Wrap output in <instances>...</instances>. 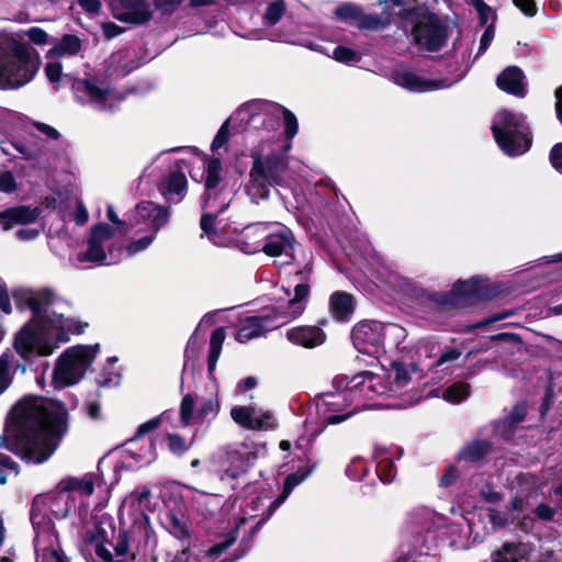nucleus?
<instances>
[{
	"label": "nucleus",
	"mask_w": 562,
	"mask_h": 562,
	"mask_svg": "<svg viewBox=\"0 0 562 562\" xmlns=\"http://www.w3.org/2000/svg\"><path fill=\"white\" fill-rule=\"evenodd\" d=\"M417 373L418 370L414 363L394 362L389 373V378L393 379L392 383L386 384L384 382V378L380 375L382 383L387 386V391L384 394L389 392H396L405 387L408 382L413 380V376L417 375ZM376 375L379 376V374Z\"/></svg>",
	"instance_id": "nucleus-26"
},
{
	"label": "nucleus",
	"mask_w": 562,
	"mask_h": 562,
	"mask_svg": "<svg viewBox=\"0 0 562 562\" xmlns=\"http://www.w3.org/2000/svg\"><path fill=\"white\" fill-rule=\"evenodd\" d=\"M286 164L281 157L267 156L262 158L258 154L254 156L249 182L246 186V192L251 202L259 203L268 199L272 186L286 184Z\"/></svg>",
	"instance_id": "nucleus-9"
},
{
	"label": "nucleus",
	"mask_w": 562,
	"mask_h": 562,
	"mask_svg": "<svg viewBox=\"0 0 562 562\" xmlns=\"http://www.w3.org/2000/svg\"><path fill=\"white\" fill-rule=\"evenodd\" d=\"M470 394V386L467 383L458 382L449 387H447L443 392V398L450 403L457 404L465 400Z\"/></svg>",
	"instance_id": "nucleus-45"
},
{
	"label": "nucleus",
	"mask_w": 562,
	"mask_h": 562,
	"mask_svg": "<svg viewBox=\"0 0 562 562\" xmlns=\"http://www.w3.org/2000/svg\"><path fill=\"white\" fill-rule=\"evenodd\" d=\"M187 178L182 171H171L160 184V191L165 198L178 203L180 202L187 191Z\"/></svg>",
	"instance_id": "nucleus-29"
},
{
	"label": "nucleus",
	"mask_w": 562,
	"mask_h": 562,
	"mask_svg": "<svg viewBox=\"0 0 562 562\" xmlns=\"http://www.w3.org/2000/svg\"><path fill=\"white\" fill-rule=\"evenodd\" d=\"M314 467H311L306 471H297L295 473H291L285 477L284 485H283V492L282 494L271 503L270 505V512L272 513L276 510L291 494L292 490L301 484L313 471Z\"/></svg>",
	"instance_id": "nucleus-33"
},
{
	"label": "nucleus",
	"mask_w": 562,
	"mask_h": 562,
	"mask_svg": "<svg viewBox=\"0 0 562 562\" xmlns=\"http://www.w3.org/2000/svg\"><path fill=\"white\" fill-rule=\"evenodd\" d=\"M81 48V42L77 36L66 35L61 41L48 50L47 57L72 56Z\"/></svg>",
	"instance_id": "nucleus-36"
},
{
	"label": "nucleus",
	"mask_w": 562,
	"mask_h": 562,
	"mask_svg": "<svg viewBox=\"0 0 562 562\" xmlns=\"http://www.w3.org/2000/svg\"><path fill=\"white\" fill-rule=\"evenodd\" d=\"M283 290L288 300L280 297L276 306L265 308L271 314V319L277 324V328L300 317L304 313L310 297V285L303 277L300 282L294 284L293 295H291L290 290Z\"/></svg>",
	"instance_id": "nucleus-16"
},
{
	"label": "nucleus",
	"mask_w": 562,
	"mask_h": 562,
	"mask_svg": "<svg viewBox=\"0 0 562 562\" xmlns=\"http://www.w3.org/2000/svg\"><path fill=\"white\" fill-rule=\"evenodd\" d=\"M492 131L499 148L508 156L522 155L530 147L531 138L521 114L499 112L493 121Z\"/></svg>",
	"instance_id": "nucleus-10"
},
{
	"label": "nucleus",
	"mask_w": 562,
	"mask_h": 562,
	"mask_svg": "<svg viewBox=\"0 0 562 562\" xmlns=\"http://www.w3.org/2000/svg\"><path fill=\"white\" fill-rule=\"evenodd\" d=\"M215 226V217L211 214H204L201 218V228L203 234L207 236V238L217 246H225L226 240L216 232Z\"/></svg>",
	"instance_id": "nucleus-43"
},
{
	"label": "nucleus",
	"mask_w": 562,
	"mask_h": 562,
	"mask_svg": "<svg viewBox=\"0 0 562 562\" xmlns=\"http://www.w3.org/2000/svg\"><path fill=\"white\" fill-rule=\"evenodd\" d=\"M40 65V55L32 46L0 33V90H18L29 85Z\"/></svg>",
	"instance_id": "nucleus-4"
},
{
	"label": "nucleus",
	"mask_w": 562,
	"mask_h": 562,
	"mask_svg": "<svg viewBox=\"0 0 562 562\" xmlns=\"http://www.w3.org/2000/svg\"><path fill=\"white\" fill-rule=\"evenodd\" d=\"M231 416L236 424L252 430H268L274 427V418L261 408L249 406H236L231 411Z\"/></svg>",
	"instance_id": "nucleus-23"
},
{
	"label": "nucleus",
	"mask_w": 562,
	"mask_h": 562,
	"mask_svg": "<svg viewBox=\"0 0 562 562\" xmlns=\"http://www.w3.org/2000/svg\"><path fill=\"white\" fill-rule=\"evenodd\" d=\"M517 480L519 484V493L513 498V501L508 505V510L513 513H521L526 507L527 498L531 496L533 493H536L533 476L528 474H521L517 476Z\"/></svg>",
	"instance_id": "nucleus-31"
},
{
	"label": "nucleus",
	"mask_w": 562,
	"mask_h": 562,
	"mask_svg": "<svg viewBox=\"0 0 562 562\" xmlns=\"http://www.w3.org/2000/svg\"><path fill=\"white\" fill-rule=\"evenodd\" d=\"M550 162L552 167L562 175V143L554 145L551 149Z\"/></svg>",
	"instance_id": "nucleus-59"
},
{
	"label": "nucleus",
	"mask_w": 562,
	"mask_h": 562,
	"mask_svg": "<svg viewBox=\"0 0 562 562\" xmlns=\"http://www.w3.org/2000/svg\"><path fill=\"white\" fill-rule=\"evenodd\" d=\"M16 361L13 353L7 352L0 357V395L10 386Z\"/></svg>",
	"instance_id": "nucleus-37"
},
{
	"label": "nucleus",
	"mask_w": 562,
	"mask_h": 562,
	"mask_svg": "<svg viewBox=\"0 0 562 562\" xmlns=\"http://www.w3.org/2000/svg\"><path fill=\"white\" fill-rule=\"evenodd\" d=\"M412 35L416 44L429 52H436L447 40L446 27L430 13H423L414 20Z\"/></svg>",
	"instance_id": "nucleus-17"
},
{
	"label": "nucleus",
	"mask_w": 562,
	"mask_h": 562,
	"mask_svg": "<svg viewBox=\"0 0 562 562\" xmlns=\"http://www.w3.org/2000/svg\"><path fill=\"white\" fill-rule=\"evenodd\" d=\"M329 310L333 317L339 322L349 319L353 312L352 296L346 292H335L329 299Z\"/></svg>",
	"instance_id": "nucleus-30"
},
{
	"label": "nucleus",
	"mask_w": 562,
	"mask_h": 562,
	"mask_svg": "<svg viewBox=\"0 0 562 562\" xmlns=\"http://www.w3.org/2000/svg\"><path fill=\"white\" fill-rule=\"evenodd\" d=\"M113 229L108 224L92 228L88 240V249L78 252L70 261L77 268H89L94 265H112L120 259L113 248Z\"/></svg>",
	"instance_id": "nucleus-13"
},
{
	"label": "nucleus",
	"mask_w": 562,
	"mask_h": 562,
	"mask_svg": "<svg viewBox=\"0 0 562 562\" xmlns=\"http://www.w3.org/2000/svg\"><path fill=\"white\" fill-rule=\"evenodd\" d=\"M44 71L50 83H58L64 77L63 66L59 61H48Z\"/></svg>",
	"instance_id": "nucleus-53"
},
{
	"label": "nucleus",
	"mask_w": 562,
	"mask_h": 562,
	"mask_svg": "<svg viewBox=\"0 0 562 562\" xmlns=\"http://www.w3.org/2000/svg\"><path fill=\"white\" fill-rule=\"evenodd\" d=\"M4 470H9L15 475L19 473L18 464L7 454L0 452V484L7 482V477L3 474Z\"/></svg>",
	"instance_id": "nucleus-55"
},
{
	"label": "nucleus",
	"mask_w": 562,
	"mask_h": 562,
	"mask_svg": "<svg viewBox=\"0 0 562 562\" xmlns=\"http://www.w3.org/2000/svg\"><path fill=\"white\" fill-rule=\"evenodd\" d=\"M492 562H527V549L520 543H504L492 554Z\"/></svg>",
	"instance_id": "nucleus-32"
},
{
	"label": "nucleus",
	"mask_w": 562,
	"mask_h": 562,
	"mask_svg": "<svg viewBox=\"0 0 562 562\" xmlns=\"http://www.w3.org/2000/svg\"><path fill=\"white\" fill-rule=\"evenodd\" d=\"M265 111L270 112L272 115L283 117L284 133L286 137L292 138L297 133V120L295 115L283 106L272 103H265Z\"/></svg>",
	"instance_id": "nucleus-34"
},
{
	"label": "nucleus",
	"mask_w": 562,
	"mask_h": 562,
	"mask_svg": "<svg viewBox=\"0 0 562 562\" xmlns=\"http://www.w3.org/2000/svg\"><path fill=\"white\" fill-rule=\"evenodd\" d=\"M513 2L528 16H533L537 13V7L533 0H513Z\"/></svg>",
	"instance_id": "nucleus-62"
},
{
	"label": "nucleus",
	"mask_w": 562,
	"mask_h": 562,
	"mask_svg": "<svg viewBox=\"0 0 562 562\" xmlns=\"http://www.w3.org/2000/svg\"><path fill=\"white\" fill-rule=\"evenodd\" d=\"M225 340V330L223 327L216 328L210 339V351L207 358L209 373L212 374L216 368L217 360L221 356L223 342Z\"/></svg>",
	"instance_id": "nucleus-38"
},
{
	"label": "nucleus",
	"mask_w": 562,
	"mask_h": 562,
	"mask_svg": "<svg viewBox=\"0 0 562 562\" xmlns=\"http://www.w3.org/2000/svg\"><path fill=\"white\" fill-rule=\"evenodd\" d=\"M111 7L115 19L130 24H143L153 16L148 0H114Z\"/></svg>",
	"instance_id": "nucleus-22"
},
{
	"label": "nucleus",
	"mask_w": 562,
	"mask_h": 562,
	"mask_svg": "<svg viewBox=\"0 0 562 562\" xmlns=\"http://www.w3.org/2000/svg\"><path fill=\"white\" fill-rule=\"evenodd\" d=\"M40 215L37 207L15 206L0 212V224L4 229L11 228L13 225H24L36 221Z\"/></svg>",
	"instance_id": "nucleus-27"
},
{
	"label": "nucleus",
	"mask_w": 562,
	"mask_h": 562,
	"mask_svg": "<svg viewBox=\"0 0 562 562\" xmlns=\"http://www.w3.org/2000/svg\"><path fill=\"white\" fill-rule=\"evenodd\" d=\"M13 299L19 308H29L33 318L15 335L14 348L24 359L49 356L60 344L68 341L69 334L82 331L78 322L50 312L58 296L50 289H18Z\"/></svg>",
	"instance_id": "nucleus-2"
},
{
	"label": "nucleus",
	"mask_w": 562,
	"mask_h": 562,
	"mask_svg": "<svg viewBox=\"0 0 562 562\" xmlns=\"http://www.w3.org/2000/svg\"><path fill=\"white\" fill-rule=\"evenodd\" d=\"M67 420L63 403L38 396L24 397L10 412L4 437L7 447L27 463H44L66 435Z\"/></svg>",
	"instance_id": "nucleus-1"
},
{
	"label": "nucleus",
	"mask_w": 562,
	"mask_h": 562,
	"mask_svg": "<svg viewBox=\"0 0 562 562\" xmlns=\"http://www.w3.org/2000/svg\"><path fill=\"white\" fill-rule=\"evenodd\" d=\"M95 475L87 473L81 477L67 476L56 486V491L44 497V505L56 518H64L81 512L94 491Z\"/></svg>",
	"instance_id": "nucleus-6"
},
{
	"label": "nucleus",
	"mask_w": 562,
	"mask_h": 562,
	"mask_svg": "<svg viewBox=\"0 0 562 562\" xmlns=\"http://www.w3.org/2000/svg\"><path fill=\"white\" fill-rule=\"evenodd\" d=\"M526 416V406L522 404L516 405L510 415L508 416V420L510 424H517L525 419Z\"/></svg>",
	"instance_id": "nucleus-63"
},
{
	"label": "nucleus",
	"mask_w": 562,
	"mask_h": 562,
	"mask_svg": "<svg viewBox=\"0 0 562 562\" xmlns=\"http://www.w3.org/2000/svg\"><path fill=\"white\" fill-rule=\"evenodd\" d=\"M246 522V518L239 520V525L226 533L221 541L215 543L206 553L211 560L217 559L225 550H227L237 539L239 526Z\"/></svg>",
	"instance_id": "nucleus-39"
},
{
	"label": "nucleus",
	"mask_w": 562,
	"mask_h": 562,
	"mask_svg": "<svg viewBox=\"0 0 562 562\" xmlns=\"http://www.w3.org/2000/svg\"><path fill=\"white\" fill-rule=\"evenodd\" d=\"M194 409V400L192 395L187 394L183 396L180 404V419L182 425L188 426L192 420L195 422V416L193 415Z\"/></svg>",
	"instance_id": "nucleus-50"
},
{
	"label": "nucleus",
	"mask_w": 562,
	"mask_h": 562,
	"mask_svg": "<svg viewBox=\"0 0 562 562\" xmlns=\"http://www.w3.org/2000/svg\"><path fill=\"white\" fill-rule=\"evenodd\" d=\"M470 2L480 14L481 23H487L488 18L492 14L491 8L483 0H470Z\"/></svg>",
	"instance_id": "nucleus-60"
},
{
	"label": "nucleus",
	"mask_w": 562,
	"mask_h": 562,
	"mask_svg": "<svg viewBox=\"0 0 562 562\" xmlns=\"http://www.w3.org/2000/svg\"><path fill=\"white\" fill-rule=\"evenodd\" d=\"M480 495L486 503L496 504L501 501V495L497 492L492 491L490 486L482 487L480 490Z\"/></svg>",
	"instance_id": "nucleus-64"
},
{
	"label": "nucleus",
	"mask_w": 562,
	"mask_h": 562,
	"mask_svg": "<svg viewBox=\"0 0 562 562\" xmlns=\"http://www.w3.org/2000/svg\"><path fill=\"white\" fill-rule=\"evenodd\" d=\"M222 164L220 159L213 158L209 159L206 162V178H205V188L206 190L214 189L221 182L222 176Z\"/></svg>",
	"instance_id": "nucleus-44"
},
{
	"label": "nucleus",
	"mask_w": 562,
	"mask_h": 562,
	"mask_svg": "<svg viewBox=\"0 0 562 562\" xmlns=\"http://www.w3.org/2000/svg\"><path fill=\"white\" fill-rule=\"evenodd\" d=\"M160 422L161 417H156L142 424L128 442L126 451L139 465H148L157 458L154 440L145 438L144 435L158 428Z\"/></svg>",
	"instance_id": "nucleus-19"
},
{
	"label": "nucleus",
	"mask_w": 562,
	"mask_h": 562,
	"mask_svg": "<svg viewBox=\"0 0 562 562\" xmlns=\"http://www.w3.org/2000/svg\"><path fill=\"white\" fill-rule=\"evenodd\" d=\"M391 21V15L386 13L383 16H380L378 14L364 15L361 13L358 27L367 30H380L390 24Z\"/></svg>",
	"instance_id": "nucleus-46"
},
{
	"label": "nucleus",
	"mask_w": 562,
	"mask_h": 562,
	"mask_svg": "<svg viewBox=\"0 0 562 562\" xmlns=\"http://www.w3.org/2000/svg\"><path fill=\"white\" fill-rule=\"evenodd\" d=\"M168 218L169 214L165 207L146 201L137 204L131 224L138 227V231L157 234Z\"/></svg>",
	"instance_id": "nucleus-20"
},
{
	"label": "nucleus",
	"mask_w": 562,
	"mask_h": 562,
	"mask_svg": "<svg viewBox=\"0 0 562 562\" xmlns=\"http://www.w3.org/2000/svg\"><path fill=\"white\" fill-rule=\"evenodd\" d=\"M286 12L284 0H273L267 4L262 15V21L268 26L276 25Z\"/></svg>",
	"instance_id": "nucleus-40"
},
{
	"label": "nucleus",
	"mask_w": 562,
	"mask_h": 562,
	"mask_svg": "<svg viewBox=\"0 0 562 562\" xmlns=\"http://www.w3.org/2000/svg\"><path fill=\"white\" fill-rule=\"evenodd\" d=\"M286 339L304 348H315L324 344L325 333L317 326H297L290 328L285 334Z\"/></svg>",
	"instance_id": "nucleus-25"
},
{
	"label": "nucleus",
	"mask_w": 562,
	"mask_h": 562,
	"mask_svg": "<svg viewBox=\"0 0 562 562\" xmlns=\"http://www.w3.org/2000/svg\"><path fill=\"white\" fill-rule=\"evenodd\" d=\"M33 126L47 139L55 140L59 137V132L48 124L42 122H33Z\"/></svg>",
	"instance_id": "nucleus-58"
},
{
	"label": "nucleus",
	"mask_w": 562,
	"mask_h": 562,
	"mask_svg": "<svg viewBox=\"0 0 562 562\" xmlns=\"http://www.w3.org/2000/svg\"><path fill=\"white\" fill-rule=\"evenodd\" d=\"M71 89L77 102L97 111H113L123 100L105 80L94 76L74 79Z\"/></svg>",
	"instance_id": "nucleus-11"
},
{
	"label": "nucleus",
	"mask_w": 562,
	"mask_h": 562,
	"mask_svg": "<svg viewBox=\"0 0 562 562\" xmlns=\"http://www.w3.org/2000/svg\"><path fill=\"white\" fill-rule=\"evenodd\" d=\"M522 71L515 66L507 67L497 77V87L508 93L524 97L526 93Z\"/></svg>",
	"instance_id": "nucleus-28"
},
{
	"label": "nucleus",
	"mask_w": 562,
	"mask_h": 562,
	"mask_svg": "<svg viewBox=\"0 0 562 562\" xmlns=\"http://www.w3.org/2000/svg\"><path fill=\"white\" fill-rule=\"evenodd\" d=\"M259 452V446L252 441L228 445L218 462L221 480H236L244 475L255 464Z\"/></svg>",
	"instance_id": "nucleus-15"
},
{
	"label": "nucleus",
	"mask_w": 562,
	"mask_h": 562,
	"mask_svg": "<svg viewBox=\"0 0 562 562\" xmlns=\"http://www.w3.org/2000/svg\"><path fill=\"white\" fill-rule=\"evenodd\" d=\"M156 235L157 234L148 233L144 237L130 243L126 246L125 251L127 252L128 256H133L137 252L145 250L154 241Z\"/></svg>",
	"instance_id": "nucleus-52"
},
{
	"label": "nucleus",
	"mask_w": 562,
	"mask_h": 562,
	"mask_svg": "<svg viewBox=\"0 0 562 562\" xmlns=\"http://www.w3.org/2000/svg\"><path fill=\"white\" fill-rule=\"evenodd\" d=\"M276 325L271 319L269 311L263 310L259 315L247 317L241 322L236 339L241 344H246L254 338L265 335L267 331L277 329Z\"/></svg>",
	"instance_id": "nucleus-24"
},
{
	"label": "nucleus",
	"mask_w": 562,
	"mask_h": 562,
	"mask_svg": "<svg viewBox=\"0 0 562 562\" xmlns=\"http://www.w3.org/2000/svg\"><path fill=\"white\" fill-rule=\"evenodd\" d=\"M461 353L456 349H451L442 353L441 357L437 360L436 364L434 366L435 371H449L451 369L450 364L457 359H459Z\"/></svg>",
	"instance_id": "nucleus-51"
},
{
	"label": "nucleus",
	"mask_w": 562,
	"mask_h": 562,
	"mask_svg": "<svg viewBox=\"0 0 562 562\" xmlns=\"http://www.w3.org/2000/svg\"><path fill=\"white\" fill-rule=\"evenodd\" d=\"M98 352L99 345H78L67 348L55 362L52 375L53 386L60 390L79 383Z\"/></svg>",
	"instance_id": "nucleus-8"
},
{
	"label": "nucleus",
	"mask_w": 562,
	"mask_h": 562,
	"mask_svg": "<svg viewBox=\"0 0 562 562\" xmlns=\"http://www.w3.org/2000/svg\"><path fill=\"white\" fill-rule=\"evenodd\" d=\"M361 9L355 4L345 3L339 5L335 10V15L345 22L356 23L359 25V20L361 18Z\"/></svg>",
	"instance_id": "nucleus-48"
},
{
	"label": "nucleus",
	"mask_w": 562,
	"mask_h": 562,
	"mask_svg": "<svg viewBox=\"0 0 562 562\" xmlns=\"http://www.w3.org/2000/svg\"><path fill=\"white\" fill-rule=\"evenodd\" d=\"M168 447L172 453L182 454L189 449L190 443L179 435L170 434L168 435Z\"/></svg>",
	"instance_id": "nucleus-54"
},
{
	"label": "nucleus",
	"mask_w": 562,
	"mask_h": 562,
	"mask_svg": "<svg viewBox=\"0 0 562 562\" xmlns=\"http://www.w3.org/2000/svg\"><path fill=\"white\" fill-rule=\"evenodd\" d=\"M243 250L256 254L262 250L270 257L284 256L293 260L294 237L292 232L278 223H257L247 226L243 232Z\"/></svg>",
	"instance_id": "nucleus-5"
},
{
	"label": "nucleus",
	"mask_w": 562,
	"mask_h": 562,
	"mask_svg": "<svg viewBox=\"0 0 562 562\" xmlns=\"http://www.w3.org/2000/svg\"><path fill=\"white\" fill-rule=\"evenodd\" d=\"M16 182L15 178L10 171L0 172V191L11 193L15 190Z\"/></svg>",
	"instance_id": "nucleus-57"
},
{
	"label": "nucleus",
	"mask_w": 562,
	"mask_h": 562,
	"mask_svg": "<svg viewBox=\"0 0 562 562\" xmlns=\"http://www.w3.org/2000/svg\"><path fill=\"white\" fill-rule=\"evenodd\" d=\"M391 80L395 85L411 92H428L448 88L450 86L446 79H428L406 68L393 70L391 74Z\"/></svg>",
	"instance_id": "nucleus-21"
},
{
	"label": "nucleus",
	"mask_w": 562,
	"mask_h": 562,
	"mask_svg": "<svg viewBox=\"0 0 562 562\" xmlns=\"http://www.w3.org/2000/svg\"><path fill=\"white\" fill-rule=\"evenodd\" d=\"M376 457L379 458L376 464V472L383 483H390L395 477V469L393 461L386 456L384 450H378Z\"/></svg>",
	"instance_id": "nucleus-41"
},
{
	"label": "nucleus",
	"mask_w": 562,
	"mask_h": 562,
	"mask_svg": "<svg viewBox=\"0 0 562 562\" xmlns=\"http://www.w3.org/2000/svg\"><path fill=\"white\" fill-rule=\"evenodd\" d=\"M490 295L491 291L487 289L486 280L481 277H474L465 281H457L451 291L445 294V299L440 303L462 307L474 304Z\"/></svg>",
	"instance_id": "nucleus-18"
},
{
	"label": "nucleus",
	"mask_w": 562,
	"mask_h": 562,
	"mask_svg": "<svg viewBox=\"0 0 562 562\" xmlns=\"http://www.w3.org/2000/svg\"><path fill=\"white\" fill-rule=\"evenodd\" d=\"M40 499H35L31 520L35 530L36 562H69L59 548L53 522L38 512Z\"/></svg>",
	"instance_id": "nucleus-14"
},
{
	"label": "nucleus",
	"mask_w": 562,
	"mask_h": 562,
	"mask_svg": "<svg viewBox=\"0 0 562 562\" xmlns=\"http://www.w3.org/2000/svg\"><path fill=\"white\" fill-rule=\"evenodd\" d=\"M164 525L167 530L179 539L187 538L189 536V526L186 517L175 512H167L164 517Z\"/></svg>",
	"instance_id": "nucleus-35"
},
{
	"label": "nucleus",
	"mask_w": 562,
	"mask_h": 562,
	"mask_svg": "<svg viewBox=\"0 0 562 562\" xmlns=\"http://www.w3.org/2000/svg\"><path fill=\"white\" fill-rule=\"evenodd\" d=\"M220 411V403L216 397L204 398L200 403L199 411L195 415L196 423H205L213 420Z\"/></svg>",
	"instance_id": "nucleus-42"
},
{
	"label": "nucleus",
	"mask_w": 562,
	"mask_h": 562,
	"mask_svg": "<svg viewBox=\"0 0 562 562\" xmlns=\"http://www.w3.org/2000/svg\"><path fill=\"white\" fill-rule=\"evenodd\" d=\"M331 57L344 64H355L360 60V54L346 46H337L334 49Z\"/></svg>",
	"instance_id": "nucleus-49"
},
{
	"label": "nucleus",
	"mask_w": 562,
	"mask_h": 562,
	"mask_svg": "<svg viewBox=\"0 0 562 562\" xmlns=\"http://www.w3.org/2000/svg\"><path fill=\"white\" fill-rule=\"evenodd\" d=\"M386 336L404 339L406 330L397 324L383 325L379 322L364 321L358 323L351 331V339L356 349L372 357H379Z\"/></svg>",
	"instance_id": "nucleus-12"
},
{
	"label": "nucleus",
	"mask_w": 562,
	"mask_h": 562,
	"mask_svg": "<svg viewBox=\"0 0 562 562\" xmlns=\"http://www.w3.org/2000/svg\"><path fill=\"white\" fill-rule=\"evenodd\" d=\"M88 540L103 562H130L134 559L127 533L116 531L110 516L102 514L95 518L93 527L88 530Z\"/></svg>",
	"instance_id": "nucleus-7"
},
{
	"label": "nucleus",
	"mask_w": 562,
	"mask_h": 562,
	"mask_svg": "<svg viewBox=\"0 0 562 562\" xmlns=\"http://www.w3.org/2000/svg\"><path fill=\"white\" fill-rule=\"evenodd\" d=\"M26 35L31 42L37 45L46 44L48 40L47 33L40 27H31Z\"/></svg>",
	"instance_id": "nucleus-61"
},
{
	"label": "nucleus",
	"mask_w": 562,
	"mask_h": 562,
	"mask_svg": "<svg viewBox=\"0 0 562 562\" xmlns=\"http://www.w3.org/2000/svg\"><path fill=\"white\" fill-rule=\"evenodd\" d=\"M490 450V446L485 441H475L467 446L461 452L460 458L465 461H476L485 456Z\"/></svg>",
	"instance_id": "nucleus-47"
},
{
	"label": "nucleus",
	"mask_w": 562,
	"mask_h": 562,
	"mask_svg": "<svg viewBox=\"0 0 562 562\" xmlns=\"http://www.w3.org/2000/svg\"><path fill=\"white\" fill-rule=\"evenodd\" d=\"M336 391L325 393L317 402V412L327 425L341 423L367 406L366 400L384 395L387 386L371 372H360L351 378L337 376Z\"/></svg>",
	"instance_id": "nucleus-3"
},
{
	"label": "nucleus",
	"mask_w": 562,
	"mask_h": 562,
	"mask_svg": "<svg viewBox=\"0 0 562 562\" xmlns=\"http://www.w3.org/2000/svg\"><path fill=\"white\" fill-rule=\"evenodd\" d=\"M235 120L234 116L229 117L218 130L212 143V149L221 148L228 139V125Z\"/></svg>",
	"instance_id": "nucleus-56"
}]
</instances>
